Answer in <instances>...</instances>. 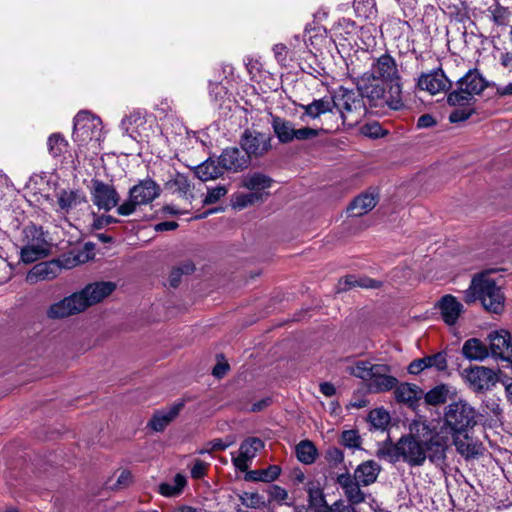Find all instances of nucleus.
<instances>
[{
	"mask_svg": "<svg viewBox=\"0 0 512 512\" xmlns=\"http://www.w3.org/2000/svg\"><path fill=\"white\" fill-rule=\"evenodd\" d=\"M380 472L381 466L376 461L367 460L356 467L352 477L362 486H369L376 482Z\"/></svg>",
	"mask_w": 512,
	"mask_h": 512,
	"instance_id": "27",
	"label": "nucleus"
},
{
	"mask_svg": "<svg viewBox=\"0 0 512 512\" xmlns=\"http://www.w3.org/2000/svg\"><path fill=\"white\" fill-rule=\"evenodd\" d=\"M92 183V201L99 210L110 211L115 207L118 208L119 194L112 185L99 180H93Z\"/></svg>",
	"mask_w": 512,
	"mask_h": 512,
	"instance_id": "12",
	"label": "nucleus"
},
{
	"mask_svg": "<svg viewBox=\"0 0 512 512\" xmlns=\"http://www.w3.org/2000/svg\"><path fill=\"white\" fill-rule=\"evenodd\" d=\"M219 164L222 170L238 172L248 167L249 156L236 147H230L223 150L219 156Z\"/></svg>",
	"mask_w": 512,
	"mask_h": 512,
	"instance_id": "21",
	"label": "nucleus"
},
{
	"mask_svg": "<svg viewBox=\"0 0 512 512\" xmlns=\"http://www.w3.org/2000/svg\"><path fill=\"white\" fill-rule=\"evenodd\" d=\"M24 236L26 244L21 249V259L24 263H33L49 255L51 245L41 227L27 226L24 229Z\"/></svg>",
	"mask_w": 512,
	"mask_h": 512,
	"instance_id": "8",
	"label": "nucleus"
},
{
	"mask_svg": "<svg viewBox=\"0 0 512 512\" xmlns=\"http://www.w3.org/2000/svg\"><path fill=\"white\" fill-rule=\"evenodd\" d=\"M228 190L225 186L219 185L214 188L208 189L203 203L205 205L214 204L227 194Z\"/></svg>",
	"mask_w": 512,
	"mask_h": 512,
	"instance_id": "50",
	"label": "nucleus"
},
{
	"mask_svg": "<svg viewBox=\"0 0 512 512\" xmlns=\"http://www.w3.org/2000/svg\"><path fill=\"white\" fill-rule=\"evenodd\" d=\"M262 200V193L248 192L236 193L232 197V206L234 208L243 209Z\"/></svg>",
	"mask_w": 512,
	"mask_h": 512,
	"instance_id": "43",
	"label": "nucleus"
},
{
	"mask_svg": "<svg viewBox=\"0 0 512 512\" xmlns=\"http://www.w3.org/2000/svg\"><path fill=\"white\" fill-rule=\"evenodd\" d=\"M326 460L328 461V463H330L331 465H338L340 464L341 462H343L344 460V454L342 452L341 449L337 448V447H330L327 451H326V456H325Z\"/></svg>",
	"mask_w": 512,
	"mask_h": 512,
	"instance_id": "56",
	"label": "nucleus"
},
{
	"mask_svg": "<svg viewBox=\"0 0 512 512\" xmlns=\"http://www.w3.org/2000/svg\"><path fill=\"white\" fill-rule=\"evenodd\" d=\"M466 381L474 391L488 390L496 382L495 372L484 366H475L464 370Z\"/></svg>",
	"mask_w": 512,
	"mask_h": 512,
	"instance_id": "17",
	"label": "nucleus"
},
{
	"mask_svg": "<svg viewBox=\"0 0 512 512\" xmlns=\"http://www.w3.org/2000/svg\"><path fill=\"white\" fill-rule=\"evenodd\" d=\"M172 186L183 196H186L190 192V183L188 178L180 173H177L171 181Z\"/></svg>",
	"mask_w": 512,
	"mask_h": 512,
	"instance_id": "53",
	"label": "nucleus"
},
{
	"mask_svg": "<svg viewBox=\"0 0 512 512\" xmlns=\"http://www.w3.org/2000/svg\"><path fill=\"white\" fill-rule=\"evenodd\" d=\"M427 368H435L438 371L446 370L447 369L446 353L438 352L433 355L415 359L409 364L408 371L410 374L416 375Z\"/></svg>",
	"mask_w": 512,
	"mask_h": 512,
	"instance_id": "24",
	"label": "nucleus"
},
{
	"mask_svg": "<svg viewBox=\"0 0 512 512\" xmlns=\"http://www.w3.org/2000/svg\"><path fill=\"white\" fill-rule=\"evenodd\" d=\"M487 87L486 80L477 70H469L457 81V89L450 92L447 102L451 106H470L474 97Z\"/></svg>",
	"mask_w": 512,
	"mask_h": 512,
	"instance_id": "5",
	"label": "nucleus"
},
{
	"mask_svg": "<svg viewBox=\"0 0 512 512\" xmlns=\"http://www.w3.org/2000/svg\"><path fill=\"white\" fill-rule=\"evenodd\" d=\"M394 388V396L396 400L408 405L409 407H415L421 399L422 391L415 384L402 383L400 385H396Z\"/></svg>",
	"mask_w": 512,
	"mask_h": 512,
	"instance_id": "29",
	"label": "nucleus"
},
{
	"mask_svg": "<svg viewBox=\"0 0 512 512\" xmlns=\"http://www.w3.org/2000/svg\"><path fill=\"white\" fill-rule=\"evenodd\" d=\"M444 425L453 434H463L477 423V412L466 400L458 399L445 407Z\"/></svg>",
	"mask_w": 512,
	"mask_h": 512,
	"instance_id": "4",
	"label": "nucleus"
},
{
	"mask_svg": "<svg viewBox=\"0 0 512 512\" xmlns=\"http://www.w3.org/2000/svg\"><path fill=\"white\" fill-rule=\"evenodd\" d=\"M471 109H456L449 115V120L452 123L464 121L470 117Z\"/></svg>",
	"mask_w": 512,
	"mask_h": 512,
	"instance_id": "58",
	"label": "nucleus"
},
{
	"mask_svg": "<svg viewBox=\"0 0 512 512\" xmlns=\"http://www.w3.org/2000/svg\"><path fill=\"white\" fill-rule=\"evenodd\" d=\"M319 134L318 130L310 128V127H302L300 129H296L293 132V141L294 140H308L317 137Z\"/></svg>",
	"mask_w": 512,
	"mask_h": 512,
	"instance_id": "55",
	"label": "nucleus"
},
{
	"mask_svg": "<svg viewBox=\"0 0 512 512\" xmlns=\"http://www.w3.org/2000/svg\"><path fill=\"white\" fill-rule=\"evenodd\" d=\"M208 464L202 460L196 459L191 467V476L194 479H201L205 476Z\"/></svg>",
	"mask_w": 512,
	"mask_h": 512,
	"instance_id": "57",
	"label": "nucleus"
},
{
	"mask_svg": "<svg viewBox=\"0 0 512 512\" xmlns=\"http://www.w3.org/2000/svg\"><path fill=\"white\" fill-rule=\"evenodd\" d=\"M369 418L375 427L382 428L388 423L389 414L383 409H375L370 412Z\"/></svg>",
	"mask_w": 512,
	"mask_h": 512,
	"instance_id": "52",
	"label": "nucleus"
},
{
	"mask_svg": "<svg viewBox=\"0 0 512 512\" xmlns=\"http://www.w3.org/2000/svg\"><path fill=\"white\" fill-rule=\"evenodd\" d=\"M271 126L275 135L281 143H290L293 141V132L295 130L294 124L281 118L279 116L272 115Z\"/></svg>",
	"mask_w": 512,
	"mask_h": 512,
	"instance_id": "33",
	"label": "nucleus"
},
{
	"mask_svg": "<svg viewBox=\"0 0 512 512\" xmlns=\"http://www.w3.org/2000/svg\"><path fill=\"white\" fill-rule=\"evenodd\" d=\"M48 151L53 157L61 156L67 148V141L59 133L52 134L47 141Z\"/></svg>",
	"mask_w": 512,
	"mask_h": 512,
	"instance_id": "45",
	"label": "nucleus"
},
{
	"mask_svg": "<svg viewBox=\"0 0 512 512\" xmlns=\"http://www.w3.org/2000/svg\"><path fill=\"white\" fill-rule=\"evenodd\" d=\"M186 482L185 476L176 474L172 480L159 484L158 491L165 497H176L181 494Z\"/></svg>",
	"mask_w": 512,
	"mask_h": 512,
	"instance_id": "37",
	"label": "nucleus"
},
{
	"mask_svg": "<svg viewBox=\"0 0 512 512\" xmlns=\"http://www.w3.org/2000/svg\"><path fill=\"white\" fill-rule=\"evenodd\" d=\"M336 483L343 490V494L350 505H358L365 501V493L361 490L362 484L354 479L348 471L339 474Z\"/></svg>",
	"mask_w": 512,
	"mask_h": 512,
	"instance_id": "20",
	"label": "nucleus"
},
{
	"mask_svg": "<svg viewBox=\"0 0 512 512\" xmlns=\"http://www.w3.org/2000/svg\"><path fill=\"white\" fill-rule=\"evenodd\" d=\"M340 443L349 449H359L361 447V437L356 430H345L341 433Z\"/></svg>",
	"mask_w": 512,
	"mask_h": 512,
	"instance_id": "47",
	"label": "nucleus"
},
{
	"mask_svg": "<svg viewBox=\"0 0 512 512\" xmlns=\"http://www.w3.org/2000/svg\"><path fill=\"white\" fill-rule=\"evenodd\" d=\"M451 394H455V390L451 386L440 384L425 394V401L429 405L436 406L445 403Z\"/></svg>",
	"mask_w": 512,
	"mask_h": 512,
	"instance_id": "35",
	"label": "nucleus"
},
{
	"mask_svg": "<svg viewBox=\"0 0 512 512\" xmlns=\"http://www.w3.org/2000/svg\"><path fill=\"white\" fill-rule=\"evenodd\" d=\"M411 433L396 443H386L377 451V457L390 463L403 461L411 467L422 466L426 459L436 465L444 463L449 438L437 431L426 420L411 424Z\"/></svg>",
	"mask_w": 512,
	"mask_h": 512,
	"instance_id": "1",
	"label": "nucleus"
},
{
	"mask_svg": "<svg viewBox=\"0 0 512 512\" xmlns=\"http://www.w3.org/2000/svg\"><path fill=\"white\" fill-rule=\"evenodd\" d=\"M195 270V265L192 261H184L180 266L174 268L169 275V284L172 287H177L181 276L191 274Z\"/></svg>",
	"mask_w": 512,
	"mask_h": 512,
	"instance_id": "46",
	"label": "nucleus"
},
{
	"mask_svg": "<svg viewBox=\"0 0 512 512\" xmlns=\"http://www.w3.org/2000/svg\"><path fill=\"white\" fill-rule=\"evenodd\" d=\"M242 151L249 156H261L270 148V137L257 131L245 130L240 141Z\"/></svg>",
	"mask_w": 512,
	"mask_h": 512,
	"instance_id": "14",
	"label": "nucleus"
},
{
	"mask_svg": "<svg viewBox=\"0 0 512 512\" xmlns=\"http://www.w3.org/2000/svg\"><path fill=\"white\" fill-rule=\"evenodd\" d=\"M117 222H119L118 219H116L110 215L100 216L95 220L94 226H95V228L100 229L106 225H109L112 223H117Z\"/></svg>",
	"mask_w": 512,
	"mask_h": 512,
	"instance_id": "61",
	"label": "nucleus"
},
{
	"mask_svg": "<svg viewBox=\"0 0 512 512\" xmlns=\"http://www.w3.org/2000/svg\"><path fill=\"white\" fill-rule=\"evenodd\" d=\"M281 474V468L278 465H271L265 469L254 470L248 473V478L252 481L273 482Z\"/></svg>",
	"mask_w": 512,
	"mask_h": 512,
	"instance_id": "42",
	"label": "nucleus"
},
{
	"mask_svg": "<svg viewBox=\"0 0 512 512\" xmlns=\"http://www.w3.org/2000/svg\"><path fill=\"white\" fill-rule=\"evenodd\" d=\"M333 100L342 125L354 126L366 116L367 108L357 89L350 90L341 86L334 91Z\"/></svg>",
	"mask_w": 512,
	"mask_h": 512,
	"instance_id": "3",
	"label": "nucleus"
},
{
	"mask_svg": "<svg viewBox=\"0 0 512 512\" xmlns=\"http://www.w3.org/2000/svg\"><path fill=\"white\" fill-rule=\"evenodd\" d=\"M267 494L270 501L277 502L280 505L288 504L286 502L288 499V491L279 485L274 484L269 486L267 488Z\"/></svg>",
	"mask_w": 512,
	"mask_h": 512,
	"instance_id": "49",
	"label": "nucleus"
},
{
	"mask_svg": "<svg viewBox=\"0 0 512 512\" xmlns=\"http://www.w3.org/2000/svg\"><path fill=\"white\" fill-rule=\"evenodd\" d=\"M274 56L278 62L283 63L287 59L288 50L286 45L278 43L273 47Z\"/></svg>",
	"mask_w": 512,
	"mask_h": 512,
	"instance_id": "59",
	"label": "nucleus"
},
{
	"mask_svg": "<svg viewBox=\"0 0 512 512\" xmlns=\"http://www.w3.org/2000/svg\"><path fill=\"white\" fill-rule=\"evenodd\" d=\"M80 296L76 293L54 303L48 310V316L53 319L64 318L84 311V305L80 303Z\"/></svg>",
	"mask_w": 512,
	"mask_h": 512,
	"instance_id": "22",
	"label": "nucleus"
},
{
	"mask_svg": "<svg viewBox=\"0 0 512 512\" xmlns=\"http://www.w3.org/2000/svg\"><path fill=\"white\" fill-rule=\"evenodd\" d=\"M374 363L367 360H357L346 366L345 371L359 379L367 382L371 378V372H373Z\"/></svg>",
	"mask_w": 512,
	"mask_h": 512,
	"instance_id": "39",
	"label": "nucleus"
},
{
	"mask_svg": "<svg viewBox=\"0 0 512 512\" xmlns=\"http://www.w3.org/2000/svg\"><path fill=\"white\" fill-rule=\"evenodd\" d=\"M381 286V282L368 277H356L353 275L347 276L344 280L339 281V288L345 290L351 287H362V288H378Z\"/></svg>",
	"mask_w": 512,
	"mask_h": 512,
	"instance_id": "40",
	"label": "nucleus"
},
{
	"mask_svg": "<svg viewBox=\"0 0 512 512\" xmlns=\"http://www.w3.org/2000/svg\"><path fill=\"white\" fill-rule=\"evenodd\" d=\"M272 180L261 173L248 174L242 179V186L252 192L261 193L262 190L271 186Z\"/></svg>",
	"mask_w": 512,
	"mask_h": 512,
	"instance_id": "36",
	"label": "nucleus"
},
{
	"mask_svg": "<svg viewBox=\"0 0 512 512\" xmlns=\"http://www.w3.org/2000/svg\"><path fill=\"white\" fill-rule=\"evenodd\" d=\"M143 124V117L140 112H132L128 116L122 119L120 123V129L124 134H128L132 125Z\"/></svg>",
	"mask_w": 512,
	"mask_h": 512,
	"instance_id": "51",
	"label": "nucleus"
},
{
	"mask_svg": "<svg viewBox=\"0 0 512 512\" xmlns=\"http://www.w3.org/2000/svg\"><path fill=\"white\" fill-rule=\"evenodd\" d=\"M439 309L443 321L448 325H454L463 312V305L456 297L445 295L439 301Z\"/></svg>",
	"mask_w": 512,
	"mask_h": 512,
	"instance_id": "28",
	"label": "nucleus"
},
{
	"mask_svg": "<svg viewBox=\"0 0 512 512\" xmlns=\"http://www.w3.org/2000/svg\"><path fill=\"white\" fill-rule=\"evenodd\" d=\"M72 137L79 146L100 142L103 139L101 119L87 111L79 112L74 118Z\"/></svg>",
	"mask_w": 512,
	"mask_h": 512,
	"instance_id": "7",
	"label": "nucleus"
},
{
	"mask_svg": "<svg viewBox=\"0 0 512 512\" xmlns=\"http://www.w3.org/2000/svg\"><path fill=\"white\" fill-rule=\"evenodd\" d=\"M177 227H178V223L175 221H164V222L157 223L154 226V229L157 232H163V231L175 230Z\"/></svg>",
	"mask_w": 512,
	"mask_h": 512,
	"instance_id": "62",
	"label": "nucleus"
},
{
	"mask_svg": "<svg viewBox=\"0 0 512 512\" xmlns=\"http://www.w3.org/2000/svg\"><path fill=\"white\" fill-rule=\"evenodd\" d=\"M384 81L377 78L370 72H364L355 79L357 91L362 98H367L371 105H378V102L385 97Z\"/></svg>",
	"mask_w": 512,
	"mask_h": 512,
	"instance_id": "9",
	"label": "nucleus"
},
{
	"mask_svg": "<svg viewBox=\"0 0 512 512\" xmlns=\"http://www.w3.org/2000/svg\"><path fill=\"white\" fill-rule=\"evenodd\" d=\"M369 72L384 82L393 83L400 79L396 61L389 54H383L375 59Z\"/></svg>",
	"mask_w": 512,
	"mask_h": 512,
	"instance_id": "19",
	"label": "nucleus"
},
{
	"mask_svg": "<svg viewBox=\"0 0 512 512\" xmlns=\"http://www.w3.org/2000/svg\"><path fill=\"white\" fill-rule=\"evenodd\" d=\"M211 449L215 451H223L233 444V441H223L222 439H215L211 441Z\"/></svg>",
	"mask_w": 512,
	"mask_h": 512,
	"instance_id": "64",
	"label": "nucleus"
},
{
	"mask_svg": "<svg viewBox=\"0 0 512 512\" xmlns=\"http://www.w3.org/2000/svg\"><path fill=\"white\" fill-rule=\"evenodd\" d=\"M382 128L378 123L367 124L363 127V133L370 137L377 138L381 135Z\"/></svg>",
	"mask_w": 512,
	"mask_h": 512,
	"instance_id": "60",
	"label": "nucleus"
},
{
	"mask_svg": "<svg viewBox=\"0 0 512 512\" xmlns=\"http://www.w3.org/2000/svg\"><path fill=\"white\" fill-rule=\"evenodd\" d=\"M354 10L358 17L372 19L377 13L375 0H354Z\"/></svg>",
	"mask_w": 512,
	"mask_h": 512,
	"instance_id": "44",
	"label": "nucleus"
},
{
	"mask_svg": "<svg viewBox=\"0 0 512 512\" xmlns=\"http://www.w3.org/2000/svg\"><path fill=\"white\" fill-rule=\"evenodd\" d=\"M161 188L154 180L147 178L140 180L129 189V198L117 208L121 216L133 214L138 206L150 204L160 196Z\"/></svg>",
	"mask_w": 512,
	"mask_h": 512,
	"instance_id": "6",
	"label": "nucleus"
},
{
	"mask_svg": "<svg viewBox=\"0 0 512 512\" xmlns=\"http://www.w3.org/2000/svg\"><path fill=\"white\" fill-rule=\"evenodd\" d=\"M433 125H435V120L429 114H424V115L420 116L418 121H417V126L419 128H428V127H431Z\"/></svg>",
	"mask_w": 512,
	"mask_h": 512,
	"instance_id": "63",
	"label": "nucleus"
},
{
	"mask_svg": "<svg viewBox=\"0 0 512 512\" xmlns=\"http://www.w3.org/2000/svg\"><path fill=\"white\" fill-rule=\"evenodd\" d=\"M300 108L304 110V114L301 116L302 121H304L305 116L316 119L326 113L336 114L333 95L331 97L314 99L307 105L301 104Z\"/></svg>",
	"mask_w": 512,
	"mask_h": 512,
	"instance_id": "26",
	"label": "nucleus"
},
{
	"mask_svg": "<svg viewBox=\"0 0 512 512\" xmlns=\"http://www.w3.org/2000/svg\"><path fill=\"white\" fill-rule=\"evenodd\" d=\"M296 455L300 462L312 464L315 462L318 452L315 445L309 440H303L296 446Z\"/></svg>",
	"mask_w": 512,
	"mask_h": 512,
	"instance_id": "41",
	"label": "nucleus"
},
{
	"mask_svg": "<svg viewBox=\"0 0 512 512\" xmlns=\"http://www.w3.org/2000/svg\"><path fill=\"white\" fill-rule=\"evenodd\" d=\"M490 341V352L492 357L512 366V337L505 330L494 331L488 336Z\"/></svg>",
	"mask_w": 512,
	"mask_h": 512,
	"instance_id": "11",
	"label": "nucleus"
},
{
	"mask_svg": "<svg viewBox=\"0 0 512 512\" xmlns=\"http://www.w3.org/2000/svg\"><path fill=\"white\" fill-rule=\"evenodd\" d=\"M264 443L261 439L250 437L245 439L239 448V455H232V462L234 466L241 472L248 470L250 462L256 456L257 452L261 450Z\"/></svg>",
	"mask_w": 512,
	"mask_h": 512,
	"instance_id": "18",
	"label": "nucleus"
},
{
	"mask_svg": "<svg viewBox=\"0 0 512 512\" xmlns=\"http://www.w3.org/2000/svg\"><path fill=\"white\" fill-rule=\"evenodd\" d=\"M209 94L213 101L220 103L227 95V89L221 83H210Z\"/></svg>",
	"mask_w": 512,
	"mask_h": 512,
	"instance_id": "54",
	"label": "nucleus"
},
{
	"mask_svg": "<svg viewBox=\"0 0 512 512\" xmlns=\"http://www.w3.org/2000/svg\"><path fill=\"white\" fill-rule=\"evenodd\" d=\"M465 300L467 303L479 300L486 311L495 314L502 313L505 307L502 288L487 273H480L472 278Z\"/></svg>",
	"mask_w": 512,
	"mask_h": 512,
	"instance_id": "2",
	"label": "nucleus"
},
{
	"mask_svg": "<svg viewBox=\"0 0 512 512\" xmlns=\"http://www.w3.org/2000/svg\"><path fill=\"white\" fill-rule=\"evenodd\" d=\"M241 502L248 508L258 509L265 506V499L257 492H245L241 496Z\"/></svg>",
	"mask_w": 512,
	"mask_h": 512,
	"instance_id": "48",
	"label": "nucleus"
},
{
	"mask_svg": "<svg viewBox=\"0 0 512 512\" xmlns=\"http://www.w3.org/2000/svg\"><path fill=\"white\" fill-rule=\"evenodd\" d=\"M56 199V212L62 216L75 213L82 208L80 206L87 203L86 196L79 189H60L56 193Z\"/></svg>",
	"mask_w": 512,
	"mask_h": 512,
	"instance_id": "10",
	"label": "nucleus"
},
{
	"mask_svg": "<svg viewBox=\"0 0 512 512\" xmlns=\"http://www.w3.org/2000/svg\"><path fill=\"white\" fill-rule=\"evenodd\" d=\"M462 354L466 359L483 361L489 356V350L481 340L470 338L464 342Z\"/></svg>",
	"mask_w": 512,
	"mask_h": 512,
	"instance_id": "32",
	"label": "nucleus"
},
{
	"mask_svg": "<svg viewBox=\"0 0 512 512\" xmlns=\"http://www.w3.org/2000/svg\"><path fill=\"white\" fill-rule=\"evenodd\" d=\"M381 101L393 110H399L404 106L402 100V87L399 81L390 83L388 91H385V97L382 98Z\"/></svg>",
	"mask_w": 512,
	"mask_h": 512,
	"instance_id": "38",
	"label": "nucleus"
},
{
	"mask_svg": "<svg viewBox=\"0 0 512 512\" xmlns=\"http://www.w3.org/2000/svg\"><path fill=\"white\" fill-rule=\"evenodd\" d=\"M391 368L386 364H375L371 378L367 380V386L371 392L380 393L393 389L398 380L390 375Z\"/></svg>",
	"mask_w": 512,
	"mask_h": 512,
	"instance_id": "15",
	"label": "nucleus"
},
{
	"mask_svg": "<svg viewBox=\"0 0 512 512\" xmlns=\"http://www.w3.org/2000/svg\"><path fill=\"white\" fill-rule=\"evenodd\" d=\"M222 167L212 159H207L195 167V175L203 182L216 179L222 175Z\"/></svg>",
	"mask_w": 512,
	"mask_h": 512,
	"instance_id": "34",
	"label": "nucleus"
},
{
	"mask_svg": "<svg viewBox=\"0 0 512 512\" xmlns=\"http://www.w3.org/2000/svg\"><path fill=\"white\" fill-rule=\"evenodd\" d=\"M453 443L456 450L465 458H473L480 452V445L466 433L453 434Z\"/></svg>",
	"mask_w": 512,
	"mask_h": 512,
	"instance_id": "31",
	"label": "nucleus"
},
{
	"mask_svg": "<svg viewBox=\"0 0 512 512\" xmlns=\"http://www.w3.org/2000/svg\"><path fill=\"white\" fill-rule=\"evenodd\" d=\"M183 407L184 403L178 402L167 409L157 411L150 419L149 427L156 432L163 431L177 417Z\"/></svg>",
	"mask_w": 512,
	"mask_h": 512,
	"instance_id": "25",
	"label": "nucleus"
},
{
	"mask_svg": "<svg viewBox=\"0 0 512 512\" xmlns=\"http://www.w3.org/2000/svg\"><path fill=\"white\" fill-rule=\"evenodd\" d=\"M116 288V285L110 281L94 282L86 285L77 296H80V303L84 305V310L91 305L99 303Z\"/></svg>",
	"mask_w": 512,
	"mask_h": 512,
	"instance_id": "13",
	"label": "nucleus"
},
{
	"mask_svg": "<svg viewBox=\"0 0 512 512\" xmlns=\"http://www.w3.org/2000/svg\"><path fill=\"white\" fill-rule=\"evenodd\" d=\"M421 90H425L432 95L440 92H446L451 88V81L447 78L441 68L428 73H422L417 82Z\"/></svg>",
	"mask_w": 512,
	"mask_h": 512,
	"instance_id": "16",
	"label": "nucleus"
},
{
	"mask_svg": "<svg viewBox=\"0 0 512 512\" xmlns=\"http://www.w3.org/2000/svg\"><path fill=\"white\" fill-rule=\"evenodd\" d=\"M62 267L57 261L41 262L36 264L27 274L26 280L30 284L39 281L52 280L61 272Z\"/></svg>",
	"mask_w": 512,
	"mask_h": 512,
	"instance_id": "23",
	"label": "nucleus"
},
{
	"mask_svg": "<svg viewBox=\"0 0 512 512\" xmlns=\"http://www.w3.org/2000/svg\"><path fill=\"white\" fill-rule=\"evenodd\" d=\"M377 204V196L373 193H363L356 197L348 207L352 217H360L371 211Z\"/></svg>",
	"mask_w": 512,
	"mask_h": 512,
	"instance_id": "30",
	"label": "nucleus"
}]
</instances>
